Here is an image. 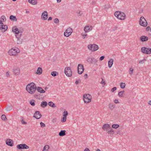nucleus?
<instances>
[{
	"label": "nucleus",
	"instance_id": "obj_1",
	"mask_svg": "<svg viewBox=\"0 0 151 151\" xmlns=\"http://www.w3.org/2000/svg\"><path fill=\"white\" fill-rule=\"evenodd\" d=\"M37 88L35 83L32 82L27 85L26 90L29 93L33 94L35 93L37 90Z\"/></svg>",
	"mask_w": 151,
	"mask_h": 151
},
{
	"label": "nucleus",
	"instance_id": "obj_2",
	"mask_svg": "<svg viewBox=\"0 0 151 151\" xmlns=\"http://www.w3.org/2000/svg\"><path fill=\"white\" fill-rule=\"evenodd\" d=\"M102 128L103 130L106 131L109 134L112 135L114 134V131L109 124H104Z\"/></svg>",
	"mask_w": 151,
	"mask_h": 151
},
{
	"label": "nucleus",
	"instance_id": "obj_3",
	"mask_svg": "<svg viewBox=\"0 0 151 151\" xmlns=\"http://www.w3.org/2000/svg\"><path fill=\"white\" fill-rule=\"evenodd\" d=\"M20 50L17 47H15L10 49L8 52V53L10 56H16L20 52Z\"/></svg>",
	"mask_w": 151,
	"mask_h": 151
},
{
	"label": "nucleus",
	"instance_id": "obj_4",
	"mask_svg": "<svg viewBox=\"0 0 151 151\" xmlns=\"http://www.w3.org/2000/svg\"><path fill=\"white\" fill-rule=\"evenodd\" d=\"M114 15L117 19L120 20H124L126 18L125 13L119 11L116 12L114 13Z\"/></svg>",
	"mask_w": 151,
	"mask_h": 151
},
{
	"label": "nucleus",
	"instance_id": "obj_5",
	"mask_svg": "<svg viewBox=\"0 0 151 151\" xmlns=\"http://www.w3.org/2000/svg\"><path fill=\"white\" fill-rule=\"evenodd\" d=\"M83 99L85 103H88L91 101L92 96L89 94H84Z\"/></svg>",
	"mask_w": 151,
	"mask_h": 151
},
{
	"label": "nucleus",
	"instance_id": "obj_6",
	"mask_svg": "<svg viewBox=\"0 0 151 151\" xmlns=\"http://www.w3.org/2000/svg\"><path fill=\"white\" fill-rule=\"evenodd\" d=\"M87 48L89 50L92 52H94L97 50L99 48L98 45L95 44H90L87 46Z\"/></svg>",
	"mask_w": 151,
	"mask_h": 151
},
{
	"label": "nucleus",
	"instance_id": "obj_7",
	"mask_svg": "<svg viewBox=\"0 0 151 151\" xmlns=\"http://www.w3.org/2000/svg\"><path fill=\"white\" fill-rule=\"evenodd\" d=\"M86 61L89 64H96L98 61L97 59L93 57H88L87 58Z\"/></svg>",
	"mask_w": 151,
	"mask_h": 151
},
{
	"label": "nucleus",
	"instance_id": "obj_8",
	"mask_svg": "<svg viewBox=\"0 0 151 151\" xmlns=\"http://www.w3.org/2000/svg\"><path fill=\"white\" fill-rule=\"evenodd\" d=\"M139 22V24L143 27H146L147 25L146 20L142 16L140 17Z\"/></svg>",
	"mask_w": 151,
	"mask_h": 151
},
{
	"label": "nucleus",
	"instance_id": "obj_9",
	"mask_svg": "<svg viewBox=\"0 0 151 151\" xmlns=\"http://www.w3.org/2000/svg\"><path fill=\"white\" fill-rule=\"evenodd\" d=\"M64 73L68 77H71L72 76V71L70 67H66L64 70Z\"/></svg>",
	"mask_w": 151,
	"mask_h": 151
},
{
	"label": "nucleus",
	"instance_id": "obj_10",
	"mask_svg": "<svg viewBox=\"0 0 151 151\" xmlns=\"http://www.w3.org/2000/svg\"><path fill=\"white\" fill-rule=\"evenodd\" d=\"M141 50L144 53L149 55L151 54V48H150L143 47L141 48Z\"/></svg>",
	"mask_w": 151,
	"mask_h": 151
},
{
	"label": "nucleus",
	"instance_id": "obj_11",
	"mask_svg": "<svg viewBox=\"0 0 151 151\" xmlns=\"http://www.w3.org/2000/svg\"><path fill=\"white\" fill-rule=\"evenodd\" d=\"M73 32L72 28L69 27L67 28L64 32V35L65 36L67 37L69 36Z\"/></svg>",
	"mask_w": 151,
	"mask_h": 151
},
{
	"label": "nucleus",
	"instance_id": "obj_12",
	"mask_svg": "<svg viewBox=\"0 0 151 151\" xmlns=\"http://www.w3.org/2000/svg\"><path fill=\"white\" fill-rule=\"evenodd\" d=\"M84 70V67L83 65L81 64H79L78 66V71L79 74L82 73Z\"/></svg>",
	"mask_w": 151,
	"mask_h": 151
},
{
	"label": "nucleus",
	"instance_id": "obj_13",
	"mask_svg": "<svg viewBox=\"0 0 151 151\" xmlns=\"http://www.w3.org/2000/svg\"><path fill=\"white\" fill-rule=\"evenodd\" d=\"M17 147V148L19 150H21L22 149H29V146L25 144L18 145Z\"/></svg>",
	"mask_w": 151,
	"mask_h": 151
},
{
	"label": "nucleus",
	"instance_id": "obj_14",
	"mask_svg": "<svg viewBox=\"0 0 151 151\" xmlns=\"http://www.w3.org/2000/svg\"><path fill=\"white\" fill-rule=\"evenodd\" d=\"M48 17V13L47 11H45L42 14L41 16V19L43 20H47Z\"/></svg>",
	"mask_w": 151,
	"mask_h": 151
},
{
	"label": "nucleus",
	"instance_id": "obj_15",
	"mask_svg": "<svg viewBox=\"0 0 151 151\" xmlns=\"http://www.w3.org/2000/svg\"><path fill=\"white\" fill-rule=\"evenodd\" d=\"M20 73V68L19 67H16L13 69V73L16 76L18 75Z\"/></svg>",
	"mask_w": 151,
	"mask_h": 151
},
{
	"label": "nucleus",
	"instance_id": "obj_16",
	"mask_svg": "<svg viewBox=\"0 0 151 151\" xmlns=\"http://www.w3.org/2000/svg\"><path fill=\"white\" fill-rule=\"evenodd\" d=\"M83 29L84 32H88L92 30V27L91 26L86 25L84 27Z\"/></svg>",
	"mask_w": 151,
	"mask_h": 151
},
{
	"label": "nucleus",
	"instance_id": "obj_17",
	"mask_svg": "<svg viewBox=\"0 0 151 151\" xmlns=\"http://www.w3.org/2000/svg\"><path fill=\"white\" fill-rule=\"evenodd\" d=\"M42 116V115L40 113L39 111H36L35 112L33 117L37 119H40Z\"/></svg>",
	"mask_w": 151,
	"mask_h": 151
},
{
	"label": "nucleus",
	"instance_id": "obj_18",
	"mask_svg": "<svg viewBox=\"0 0 151 151\" xmlns=\"http://www.w3.org/2000/svg\"><path fill=\"white\" fill-rule=\"evenodd\" d=\"M6 144L9 146H13V140L10 139H9L6 140Z\"/></svg>",
	"mask_w": 151,
	"mask_h": 151
},
{
	"label": "nucleus",
	"instance_id": "obj_19",
	"mask_svg": "<svg viewBox=\"0 0 151 151\" xmlns=\"http://www.w3.org/2000/svg\"><path fill=\"white\" fill-rule=\"evenodd\" d=\"M8 29V27L7 25H4L3 24V25H2L0 27V30H1V31L2 32H4L5 31H6Z\"/></svg>",
	"mask_w": 151,
	"mask_h": 151
},
{
	"label": "nucleus",
	"instance_id": "obj_20",
	"mask_svg": "<svg viewBox=\"0 0 151 151\" xmlns=\"http://www.w3.org/2000/svg\"><path fill=\"white\" fill-rule=\"evenodd\" d=\"M37 90L38 92L41 93H44L45 92V91L42 87H37Z\"/></svg>",
	"mask_w": 151,
	"mask_h": 151
},
{
	"label": "nucleus",
	"instance_id": "obj_21",
	"mask_svg": "<svg viewBox=\"0 0 151 151\" xmlns=\"http://www.w3.org/2000/svg\"><path fill=\"white\" fill-rule=\"evenodd\" d=\"M114 60L113 59L111 58L108 61V67L110 68L112 66Z\"/></svg>",
	"mask_w": 151,
	"mask_h": 151
},
{
	"label": "nucleus",
	"instance_id": "obj_22",
	"mask_svg": "<svg viewBox=\"0 0 151 151\" xmlns=\"http://www.w3.org/2000/svg\"><path fill=\"white\" fill-rule=\"evenodd\" d=\"M148 37L145 36H142L140 37V40L142 42H145L148 40Z\"/></svg>",
	"mask_w": 151,
	"mask_h": 151
},
{
	"label": "nucleus",
	"instance_id": "obj_23",
	"mask_svg": "<svg viewBox=\"0 0 151 151\" xmlns=\"http://www.w3.org/2000/svg\"><path fill=\"white\" fill-rule=\"evenodd\" d=\"M42 70L41 68L39 67L36 72L35 73L38 75H40L42 74Z\"/></svg>",
	"mask_w": 151,
	"mask_h": 151
},
{
	"label": "nucleus",
	"instance_id": "obj_24",
	"mask_svg": "<svg viewBox=\"0 0 151 151\" xmlns=\"http://www.w3.org/2000/svg\"><path fill=\"white\" fill-rule=\"evenodd\" d=\"M13 109V107L12 105H7L6 108V110L7 111H11Z\"/></svg>",
	"mask_w": 151,
	"mask_h": 151
},
{
	"label": "nucleus",
	"instance_id": "obj_25",
	"mask_svg": "<svg viewBox=\"0 0 151 151\" xmlns=\"http://www.w3.org/2000/svg\"><path fill=\"white\" fill-rule=\"evenodd\" d=\"M28 2L30 4L35 5L37 4V1L36 0H28Z\"/></svg>",
	"mask_w": 151,
	"mask_h": 151
},
{
	"label": "nucleus",
	"instance_id": "obj_26",
	"mask_svg": "<svg viewBox=\"0 0 151 151\" xmlns=\"http://www.w3.org/2000/svg\"><path fill=\"white\" fill-rule=\"evenodd\" d=\"M47 105V102L45 101H43L41 103V106L43 108H45Z\"/></svg>",
	"mask_w": 151,
	"mask_h": 151
},
{
	"label": "nucleus",
	"instance_id": "obj_27",
	"mask_svg": "<svg viewBox=\"0 0 151 151\" xmlns=\"http://www.w3.org/2000/svg\"><path fill=\"white\" fill-rule=\"evenodd\" d=\"M10 19L12 21H17V20L16 17L15 16L12 15L10 16Z\"/></svg>",
	"mask_w": 151,
	"mask_h": 151
},
{
	"label": "nucleus",
	"instance_id": "obj_28",
	"mask_svg": "<svg viewBox=\"0 0 151 151\" xmlns=\"http://www.w3.org/2000/svg\"><path fill=\"white\" fill-rule=\"evenodd\" d=\"M12 31L13 32L15 33L16 34L18 33V31L19 29L16 26L14 27L12 29Z\"/></svg>",
	"mask_w": 151,
	"mask_h": 151
},
{
	"label": "nucleus",
	"instance_id": "obj_29",
	"mask_svg": "<svg viewBox=\"0 0 151 151\" xmlns=\"http://www.w3.org/2000/svg\"><path fill=\"white\" fill-rule=\"evenodd\" d=\"M17 43L18 44L20 45L22 43L23 41V39L21 38H17Z\"/></svg>",
	"mask_w": 151,
	"mask_h": 151
},
{
	"label": "nucleus",
	"instance_id": "obj_30",
	"mask_svg": "<svg viewBox=\"0 0 151 151\" xmlns=\"http://www.w3.org/2000/svg\"><path fill=\"white\" fill-rule=\"evenodd\" d=\"M65 130H61L59 133V135L60 136H63L66 134Z\"/></svg>",
	"mask_w": 151,
	"mask_h": 151
},
{
	"label": "nucleus",
	"instance_id": "obj_31",
	"mask_svg": "<svg viewBox=\"0 0 151 151\" xmlns=\"http://www.w3.org/2000/svg\"><path fill=\"white\" fill-rule=\"evenodd\" d=\"M87 32H82L81 33V36L83 39H85L88 37V35L86 33Z\"/></svg>",
	"mask_w": 151,
	"mask_h": 151
},
{
	"label": "nucleus",
	"instance_id": "obj_32",
	"mask_svg": "<svg viewBox=\"0 0 151 151\" xmlns=\"http://www.w3.org/2000/svg\"><path fill=\"white\" fill-rule=\"evenodd\" d=\"M109 109L111 110H113L115 108V105L113 103H110L109 105Z\"/></svg>",
	"mask_w": 151,
	"mask_h": 151
},
{
	"label": "nucleus",
	"instance_id": "obj_33",
	"mask_svg": "<svg viewBox=\"0 0 151 151\" xmlns=\"http://www.w3.org/2000/svg\"><path fill=\"white\" fill-rule=\"evenodd\" d=\"M124 91H120L118 93V96L120 97H124Z\"/></svg>",
	"mask_w": 151,
	"mask_h": 151
},
{
	"label": "nucleus",
	"instance_id": "obj_34",
	"mask_svg": "<svg viewBox=\"0 0 151 151\" xmlns=\"http://www.w3.org/2000/svg\"><path fill=\"white\" fill-rule=\"evenodd\" d=\"M48 105L50 106L51 107H56V106L52 102L50 101L48 102Z\"/></svg>",
	"mask_w": 151,
	"mask_h": 151
},
{
	"label": "nucleus",
	"instance_id": "obj_35",
	"mask_svg": "<svg viewBox=\"0 0 151 151\" xmlns=\"http://www.w3.org/2000/svg\"><path fill=\"white\" fill-rule=\"evenodd\" d=\"M147 60V59L145 58H144V59L142 60H139L138 62V63L139 64H143L145 63V61Z\"/></svg>",
	"mask_w": 151,
	"mask_h": 151
},
{
	"label": "nucleus",
	"instance_id": "obj_36",
	"mask_svg": "<svg viewBox=\"0 0 151 151\" xmlns=\"http://www.w3.org/2000/svg\"><path fill=\"white\" fill-rule=\"evenodd\" d=\"M68 112L65 109H64V111L63 113V116L67 117V116L68 115Z\"/></svg>",
	"mask_w": 151,
	"mask_h": 151
},
{
	"label": "nucleus",
	"instance_id": "obj_37",
	"mask_svg": "<svg viewBox=\"0 0 151 151\" xmlns=\"http://www.w3.org/2000/svg\"><path fill=\"white\" fill-rule=\"evenodd\" d=\"M49 147V146L48 145H45L42 151H47Z\"/></svg>",
	"mask_w": 151,
	"mask_h": 151
},
{
	"label": "nucleus",
	"instance_id": "obj_38",
	"mask_svg": "<svg viewBox=\"0 0 151 151\" xmlns=\"http://www.w3.org/2000/svg\"><path fill=\"white\" fill-rule=\"evenodd\" d=\"M77 13L78 16H81L83 14L82 12L80 10H78L77 12Z\"/></svg>",
	"mask_w": 151,
	"mask_h": 151
},
{
	"label": "nucleus",
	"instance_id": "obj_39",
	"mask_svg": "<svg viewBox=\"0 0 151 151\" xmlns=\"http://www.w3.org/2000/svg\"><path fill=\"white\" fill-rule=\"evenodd\" d=\"M119 127V125L117 124H113L112 125V127L115 129L118 128Z\"/></svg>",
	"mask_w": 151,
	"mask_h": 151
},
{
	"label": "nucleus",
	"instance_id": "obj_40",
	"mask_svg": "<svg viewBox=\"0 0 151 151\" xmlns=\"http://www.w3.org/2000/svg\"><path fill=\"white\" fill-rule=\"evenodd\" d=\"M120 86L121 88H124L125 87V84L124 83L121 82L120 83Z\"/></svg>",
	"mask_w": 151,
	"mask_h": 151
},
{
	"label": "nucleus",
	"instance_id": "obj_41",
	"mask_svg": "<svg viewBox=\"0 0 151 151\" xmlns=\"http://www.w3.org/2000/svg\"><path fill=\"white\" fill-rule=\"evenodd\" d=\"M1 119L4 121H6L7 119L6 116L4 114L2 115L1 116Z\"/></svg>",
	"mask_w": 151,
	"mask_h": 151
},
{
	"label": "nucleus",
	"instance_id": "obj_42",
	"mask_svg": "<svg viewBox=\"0 0 151 151\" xmlns=\"http://www.w3.org/2000/svg\"><path fill=\"white\" fill-rule=\"evenodd\" d=\"M134 70L132 68H130L129 69V73L130 75H131L133 74Z\"/></svg>",
	"mask_w": 151,
	"mask_h": 151
},
{
	"label": "nucleus",
	"instance_id": "obj_43",
	"mask_svg": "<svg viewBox=\"0 0 151 151\" xmlns=\"http://www.w3.org/2000/svg\"><path fill=\"white\" fill-rule=\"evenodd\" d=\"M66 119L67 117L63 116V117L61 119V121L62 122H64L66 121Z\"/></svg>",
	"mask_w": 151,
	"mask_h": 151
},
{
	"label": "nucleus",
	"instance_id": "obj_44",
	"mask_svg": "<svg viewBox=\"0 0 151 151\" xmlns=\"http://www.w3.org/2000/svg\"><path fill=\"white\" fill-rule=\"evenodd\" d=\"M22 33H17L16 35V38H20L21 36L22 35Z\"/></svg>",
	"mask_w": 151,
	"mask_h": 151
},
{
	"label": "nucleus",
	"instance_id": "obj_45",
	"mask_svg": "<svg viewBox=\"0 0 151 151\" xmlns=\"http://www.w3.org/2000/svg\"><path fill=\"white\" fill-rule=\"evenodd\" d=\"M35 100H32L30 101L29 103L32 106H34L35 105Z\"/></svg>",
	"mask_w": 151,
	"mask_h": 151
},
{
	"label": "nucleus",
	"instance_id": "obj_46",
	"mask_svg": "<svg viewBox=\"0 0 151 151\" xmlns=\"http://www.w3.org/2000/svg\"><path fill=\"white\" fill-rule=\"evenodd\" d=\"M1 19L3 21V22H5L6 20V17L4 16L3 15L1 17Z\"/></svg>",
	"mask_w": 151,
	"mask_h": 151
},
{
	"label": "nucleus",
	"instance_id": "obj_47",
	"mask_svg": "<svg viewBox=\"0 0 151 151\" xmlns=\"http://www.w3.org/2000/svg\"><path fill=\"white\" fill-rule=\"evenodd\" d=\"M24 31V29L23 28H20L19 29V31H18V33H22V32Z\"/></svg>",
	"mask_w": 151,
	"mask_h": 151
},
{
	"label": "nucleus",
	"instance_id": "obj_48",
	"mask_svg": "<svg viewBox=\"0 0 151 151\" xmlns=\"http://www.w3.org/2000/svg\"><path fill=\"white\" fill-rule=\"evenodd\" d=\"M51 75L53 76H57L56 72V71L52 72L51 73Z\"/></svg>",
	"mask_w": 151,
	"mask_h": 151
},
{
	"label": "nucleus",
	"instance_id": "obj_49",
	"mask_svg": "<svg viewBox=\"0 0 151 151\" xmlns=\"http://www.w3.org/2000/svg\"><path fill=\"white\" fill-rule=\"evenodd\" d=\"M21 121L23 124H27V123L24 120L23 118H22V119H21Z\"/></svg>",
	"mask_w": 151,
	"mask_h": 151
},
{
	"label": "nucleus",
	"instance_id": "obj_50",
	"mask_svg": "<svg viewBox=\"0 0 151 151\" xmlns=\"http://www.w3.org/2000/svg\"><path fill=\"white\" fill-rule=\"evenodd\" d=\"M40 124L41 127H45V124L42 122L40 123Z\"/></svg>",
	"mask_w": 151,
	"mask_h": 151
},
{
	"label": "nucleus",
	"instance_id": "obj_51",
	"mask_svg": "<svg viewBox=\"0 0 151 151\" xmlns=\"http://www.w3.org/2000/svg\"><path fill=\"white\" fill-rule=\"evenodd\" d=\"M57 121V118H55L53 119L52 120V122L53 123H55Z\"/></svg>",
	"mask_w": 151,
	"mask_h": 151
},
{
	"label": "nucleus",
	"instance_id": "obj_52",
	"mask_svg": "<svg viewBox=\"0 0 151 151\" xmlns=\"http://www.w3.org/2000/svg\"><path fill=\"white\" fill-rule=\"evenodd\" d=\"M116 89L117 88L116 87H114L111 89V91L112 92H114L115 91H116Z\"/></svg>",
	"mask_w": 151,
	"mask_h": 151
},
{
	"label": "nucleus",
	"instance_id": "obj_53",
	"mask_svg": "<svg viewBox=\"0 0 151 151\" xmlns=\"http://www.w3.org/2000/svg\"><path fill=\"white\" fill-rule=\"evenodd\" d=\"M101 84H103L104 85H105L106 84L105 81H104V80L102 78V81L101 82Z\"/></svg>",
	"mask_w": 151,
	"mask_h": 151
},
{
	"label": "nucleus",
	"instance_id": "obj_54",
	"mask_svg": "<svg viewBox=\"0 0 151 151\" xmlns=\"http://www.w3.org/2000/svg\"><path fill=\"white\" fill-rule=\"evenodd\" d=\"M6 76L7 77H9L10 76V73L8 71L6 73Z\"/></svg>",
	"mask_w": 151,
	"mask_h": 151
},
{
	"label": "nucleus",
	"instance_id": "obj_55",
	"mask_svg": "<svg viewBox=\"0 0 151 151\" xmlns=\"http://www.w3.org/2000/svg\"><path fill=\"white\" fill-rule=\"evenodd\" d=\"M104 58H105V57L104 56H101L99 58L100 60L101 61V60H103L104 59Z\"/></svg>",
	"mask_w": 151,
	"mask_h": 151
},
{
	"label": "nucleus",
	"instance_id": "obj_56",
	"mask_svg": "<svg viewBox=\"0 0 151 151\" xmlns=\"http://www.w3.org/2000/svg\"><path fill=\"white\" fill-rule=\"evenodd\" d=\"M114 103L115 104H117L119 103V102L118 100L117 99H115L114 101Z\"/></svg>",
	"mask_w": 151,
	"mask_h": 151
},
{
	"label": "nucleus",
	"instance_id": "obj_57",
	"mask_svg": "<svg viewBox=\"0 0 151 151\" xmlns=\"http://www.w3.org/2000/svg\"><path fill=\"white\" fill-rule=\"evenodd\" d=\"M151 28L150 27V26H148L146 28V30L147 31H148L150 30V29Z\"/></svg>",
	"mask_w": 151,
	"mask_h": 151
},
{
	"label": "nucleus",
	"instance_id": "obj_58",
	"mask_svg": "<svg viewBox=\"0 0 151 151\" xmlns=\"http://www.w3.org/2000/svg\"><path fill=\"white\" fill-rule=\"evenodd\" d=\"M84 77L85 79L87 78L88 77V76L87 74H86L84 75Z\"/></svg>",
	"mask_w": 151,
	"mask_h": 151
},
{
	"label": "nucleus",
	"instance_id": "obj_59",
	"mask_svg": "<svg viewBox=\"0 0 151 151\" xmlns=\"http://www.w3.org/2000/svg\"><path fill=\"white\" fill-rule=\"evenodd\" d=\"M84 151H90L88 148H86L84 149Z\"/></svg>",
	"mask_w": 151,
	"mask_h": 151
},
{
	"label": "nucleus",
	"instance_id": "obj_60",
	"mask_svg": "<svg viewBox=\"0 0 151 151\" xmlns=\"http://www.w3.org/2000/svg\"><path fill=\"white\" fill-rule=\"evenodd\" d=\"M148 104L150 105H151V100H150L148 102Z\"/></svg>",
	"mask_w": 151,
	"mask_h": 151
},
{
	"label": "nucleus",
	"instance_id": "obj_61",
	"mask_svg": "<svg viewBox=\"0 0 151 151\" xmlns=\"http://www.w3.org/2000/svg\"><path fill=\"white\" fill-rule=\"evenodd\" d=\"M52 18L51 17H50L48 19V21H50V20H52Z\"/></svg>",
	"mask_w": 151,
	"mask_h": 151
},
{
	"label": "nucleus",
	"instance_id": "obj_62",
	"mask_svg": "<svg viewBox=\"0 0 151 151\" xmlns=\"http://www.w3.org/2000/svg\"><path fill=\"white\" fill-rule=\"evenodd\" d=\"M3 23L1 22V20H0V27L2 25H3Z\"/></svg>",
	"mask_w": 151,
	"mask_h": 151
},
{
	"label": "nucleus",
	"instance_id": "obj_63",
	"mask_svg": "<svg viewBox=\"0 0 151 151\" xmlns=\"http://www.w3.org/2000/svg\"><path fill=\"white\" fill-rule=\"evenodd\" d=\"M78 83H79V81H78V80L76 81L75 82V84H78Z\"/></svg>",
	"mask_w": 151,
	"mask_h": 151
},
{
	"label": "nucleus",
	"instance_id": "obj_64",
	"mask_svg": "<svg viewBox=\"0 0 151 151\" xmlns=\"http://www.w3.org/2000/svg\"><path fill=\"white\" fill-rule=\"evenodd\" d=\"M54 22L55 23H57V18H55L54 20Z\"/></svg>",
	"mask_w": 151,
	"mask_h": 151
}]
</instances>
